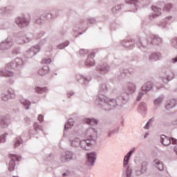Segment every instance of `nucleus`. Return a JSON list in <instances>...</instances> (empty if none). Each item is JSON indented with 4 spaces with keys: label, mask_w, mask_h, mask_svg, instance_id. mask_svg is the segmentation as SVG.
I'll return each mask as SVG.
<instances>
[{
    "label": "nucleus",
    "mask_w": 177,
    "mask_h": 177,
    "mask_svg": "<svg viewBox=\"0 0 177 177\" xmlns=\"http://www.w3.org/2000/svg\"><path fill=\"white\" fill-rule=\"evenodd\" d=\"M87 158L88 161V165H93V162H95V160H96V154L95 153H91L87 154Z\"/></svg>",
    "instance_id": "obj_4"
},
{
    "label": "nucleus",
    "mask_w": 177,
    "mask_h": 177,
    "mask_svg": "<svg viewBox=\"0 0 177 177\" xmlns=\"http://www.w3.org/2000/svg\"><path fill=\"white\" fill-rule=\"evenodd\" d=\"M59 49H62L63 48H61L60 46H59Z\"/></svg>",
    "instance_id": "obj_32"
},
{
    "label": "nucleus",
    "mask_w": 177,
    "mask_h": 177,
    "mask_svg": "<svg viewBox=\"0 0 177 177\" xmlns=\"http://www.w3.org/2000/svg\"><path fill=\"white\" fill-rule=\"evenodd\" d=\"M21 143V139H17L15 143V147H17V146H19V145Z\"/></svg>",
    "instance_id": "obj_19"
},
{
    "label": "nucleus",
    "mask_w": 177,
    "mask_h": 177,
    "mask_svg": "<svg viewBox=\"0 0 177 177\" xmlns=\"http://www.w3.org/2000/svg\"><path fill=\"white\" fill-rule=\"evenodd\" d=\"M63 158H64L65 161H68V160L73 158V153L71 151H66V156Z\"/></svg>",
    "instance_id": "obj_13"
},
{
    "label": "nucleus",
    "mask_w": 177,
    "mask_h": 177,
    "mask_svg": "<svg viewBox=\"0 0 177 177\" xmlns=\"http://www.w3.org/2000/svg\"><path fill=\"white\" fill-rule=\"evenodd\" d=\"M154 162L155 165L158 167V169L159 171H162V169H164V164L162 163V162L160 161L158 159H156L154 160Z\"/></svg>",
    "instance_id": "obj_7"
},
{
    "label": "nucleus",
    "mask_w": 177,
    "mask_h": 177,
    "mask_svg": "<svg viewBox=\"0 0 177 177\" xmlns=\"http://www.w3.org/2000/svg\"><path fill=\"white\" fill-rule=\"evenodd\" d=\"M175 106V100H172L170 104H168V105L166 106V109H172Z\"/></svg>",
    "instance_id": "obj_16"
},
{
    "label": "nucleus",
    "mask_w": 177,
    "mask_h": 177,
    "mask_svg": "<svg viewBox=\"0 0 177 177\" xmlns=\"http://www.w3.org/2000/svg\"><path fill=\"white\" fill-rule=\"evenodd\" d=\"M173 45L177 48V39L173 40Z\"/></svg>",
    "instance_id": "obj_22"
},
{
    "label": "nucleus",
    "mask_w": 177,
    "mask_h": 177,
    "mask_svg": "<svg viewBox=\"0 0 177 177\" xmlns=\"http://www.w3.org/2000/svg\"><path fill=\"white\" fill-rule=\"evenodd\" d=\"M48 73H49V67L48 66H44L39 71V75H45V74H48Z\"/></svg>",
    "instance_id": "obj_8"
},
{
    "label": "nucleus",
    "mask_w": 177,
    "mask_h": 177,
    "mask_svg": "<svg viewBox=\"0 0 177 177\" xmlns=\"http://www.w3.org/2000/svg\"><path fill=\"white\" fill-rule=\"evenodd\" d=\"M52 62V59H50V58H48V59H44L41 61V63H44L46 64H49V63H50Z\"/></svg>",
    "instance_id": "obj_17"
},
{
    "label": "nucleus",
    "mask_w": 177,
    "mask_h": 177,
    "mask_svg": "<svg viewBox=\"0 0 177 177\" xmlns=\"http://www.w3.org/2000/svg\"><path fill=\"white\" fill-rule=\"evenodd\" d=\"M38 120H39V122H42V121H44V115H39L38 116Z\"/></svg>",
    "instance_id": "obj_21"
},
{
    "label": "nucleus",
    "mask_w": 177,
    "mask_h": 177,
    "mask_svg": "<svg viewBox=\"0 0 177 177\" xmlns=\"http://www.w3.org/2000/svg\"><path fill=\"white\" fill-rule=\"evenodd\" d=\"M151 38L152 44H153V45H159V44H161V39L160 37L152 36Z\"/></svg>",
    "instance_id": "obj_9"
},
{
    "label": "nucleus",
    "mask_w": 177,
    "mask_h": 177,
    "mask_svg": "<svg viewBox=\"0 0 177 177\" xmlns=\"http://www.w3.org/2000/svg\"><path fill=\"white\" fill-rule=\"evenodd\" d=\"M152 10L154 12V15L153 16H155V17H157V16H160V15H161V9L158 8L156 6H153Z\"/></svg>",
    "instance_id": "obj_10"
},
{
    "label": "nucleus",
    "mask_w": 177,
    "mask_h": 177,
    "mask_svg": "<svg viewBox=\"0 0 177 177\" xmlns=\"http://www.w3.org/2000/svg\"><path fill=\"white\" fill-rule=\"evenodd\" d=\"M160 142L164 146H168L171 144V142L173 145L176 143V139L171 138V139L168 138V137L165 136H161Z\"/></svg>",
    "instance_id": "obj_2"
},
{
    "label": "nucleus",
    "mask_w": 177,
    "mask_h": 177,
    "mask_svg": "<svg viewBox=\"0 0 177 177\" xmlns=\"http://www.w3.org/2000/svg\"><path fill=\"white\" fill-rule=\"evenodd\" d=\"M16 23L19 27H26V26H28V21L21 18H17Z\"/></svg>",
    "instance_id": "obj_5"
},
{
    "label": "nucleus",
    "mask_w": 177,
    "mask_h": 177,
    "mask_svg": "<svg viewBox=\"0 0 177 177\" xmlns=\"http://www.w3.org/2000/svg\"><path fill=\"white\" fill-rule=\"evenodd\" d=\"M132 153H133V150L130 151L124 158V167H127L128 165V162L129 161V158H131V156H132Z\"/></svg>",
    "instance_id": "obj_6"
},
{
    "label": "nucleus",
    "mask_w": 177,
    "mask_h": 177,
    "mask_svg": "<svg viewBox=\"0 0 177 177\" xmlns=\"http://www.w3.org/2000/svg\"><path fill=\"white\" fill-rule=\"evenodd\" d=\"M162 102V98H158L154 101V104L157 106V104H160Z\"/></svg>",
    "instance_id": "obj_18"
},
{
    "label": "nucleus",
    "mask_w": 177,
    "mask_h": 177,
    "mask_svg": "<svg viewBox=\"0 0 177 177\" xmlns=\"http://www.w3.org/2000/svg\"><path fill=\"white\" fill-rule=\"evenodd\" d=\"M5 142V136H2L1 137H0V142Z\"/></svg>",
    "instance_id": "obj_26"
},
{
    "label": "nucleus",
    "mask_w": 177,
    "mask_h": 177,
    "mask_svg": "<svg viewBox=\"0 0 177 177\" xmlns=\"http://www.w3.org/2000/svg\"><path fill=\"white\" fill-rule=\"evenodd\" d=\"M9 158H10L11 160L9 163L8 169L9 171H13V169H15V160H16V161H20V160H21V158L19 156L15 154H10Z\"/></svg>",
    "instance_id": "obj_1"
},
{
    "label": "nucleus",
    "mask_w": 177,
    "mask_h": 177,
    "mask_svg": "<svg viewBox=\"0 0 177 177\" xmlns=\"http://www.w3.org/2000/svg\"><path fill=\"white\" fill-rule=\"evenodd\" d=\"M88 132H95V130H93V129H91L88 131Z\"/></svg>",
    "instance_id": "obj_29"
},
{
    "label": "nucleus",
    "mask_w": 177,
    "mask_h": 177,
    "mask_svg": "<svg viewBox=\"0 0 177 177\" xmlns=\"http://www.w3.org/2000/svg\"><path fill=\"white\" fill-rule=\"evenodd\" d=\"M131 171H129V170L127 171V176L128 177L131 176Z\"/></svg>",
    "instance_id": "obj_28"
},
{
    "label": "nucleus",
    "mask_w": 177,
    "mask_h": 177,
    "mask_svg": "<svg viewBox=\"0 0 177 177\" xmlns=\"http://www.w3.org/2000/svg\"><path fill=\"white\" fill-rule=\"evenodd\" d=\"M68 46V41H66L64 45V48H66V46Z\"/></svg>",
    "instance_id": "obj_27"
},
{
    "label": "nucleus",
    "mask_w": 177,
    "mask_h": 177,
    "mask_svg": "<svg viewBox=\"0 0 177 177\" xmlns=\"http://www.w3.org/2000/svg\"><path fill=\"white\" fill-rule=\"evenodd\" d=\"M168 6H169L170 8H172V5H171V4H169Z\"/></svg>",
    "instance_id": "obj_31"
},
{
    "label": "nucleus",
    "mask_w": 177,
    "mask_h": 177,
    "mask_svg": "<svg viewBox=\"0 0 177 177\" xmlns=\"http://www.w3.org/2000/svg\"><path fill=\"white\" fill-rule=\"evenodd\" d=\"M93 143H95V141L91 139V140H82L80 145L82 149H84V150H89V148L88 147H90V146H92Z\"/></svg>",
    "instance_id": "obj_3"
},
{
    "label": "nucleus",
    "mask_w": 177,
    "mask_h": 177,
    "mask_svg": "<svg viewBox=\"0 0 177 177\" xmlns=\"http://www.w3.org/2000/svg\"><path fill=\"white\" fill-rule=\"evenodd\" d=\"M35 91L37 93H44L46 92L47 89L46 88L36 87Z\"/></svg>",
    "instance_id": "obj_15"
},
{
    "label": "nucleus",
    "mask_w": 177,
    "mask_h": 177,
    "mask_svg": "<svg viewBox=\"0 0 177 177\" xmlns=\"http://www.w3.org/2000/svg\"><path fill=\"white\" fill-rule=\"evenodd\" d=\"M86 124H88V125H96L97 124V120L95 119H86Z\"/></svg>",
    "instance_id": "obj_12"
},
{
    "label": "nucleus",
    "mask_w": 177,
    "mask_h": 177,
    "mask_svg": "<svg viewBox=\"0 0 177 177\" xmlns=\"http://www.w3.org/2000/svg\"><path fill=\"white\" fill-rule=\"evenodd\" d=\"M77 145H78V141H77L76 140L72 141V146H73V147H76Z\"/></svg>",
    "instance_id": "obj_20"
},
{
    "label": "nucleus",
    "mask_w": 177,
    "mask_h": 177,
    "mask_svg": "<svg viewBox=\"0 0 177 177\" xmlns=\"http://www.w3.org/2000/svg\"><path fill=\"white\" fill-rule=\"evenodd\" d=\"M73 125H74V120L73 119H69L68 122L65 124V129H70Z\"/></svg>",
    "instance_id": "obj_11"
},
{
    "label": "nucleus",
    "mask_w": 177,
    "mask_h": 177,
    "mask_svg": "<svg viewBox=\"0 0 177 177\" xmlns=\"http://www.w3.org/2000/svg\"><path fill=\"white\" fill-rule=\"evenodd\" d=\"M151 121V120H149V122L146 124V125H145L146 129H149V124H150Z\"/></svg>",
    "instance_id": "obj_23"
},
{
    "label": "nucleus",
    "mask_w": 177,
    "mask_h": 177,
    "mask_svg": "<svg viewBox=\"0 0 177 177\" xmlns=\"http://www.w3.org/2000/svg\"><path fill=\"white\" fill-rule=\"evenodd\" d=\"M152 86H151V84L150 83H147V84L145 86H142V91H144L145 92H146V91H150L151 89Z\"/></svg>",
    "instance_id": "obj_14"
},
{
    "label": "nucleus",
    "mask_w": 177,
    "mask_h": 177,
    "mask_svg": "<svg viewBox=\"0 0 177 177\" xmlns=\"http://www.w3.org/2000/svg\"><path fill=\"white\" fill-rule=\"evenodd\" d=\"M62 176H67V174H66V173H64V174H62Z\"/></svg>",
    "instance_id": "obj_30"
},
{
    "label": "nucleus",
    "mask_w": 177,
    "mask_h": 177,
    "mask_svg": "<svg viewBox=\"0 0 177 177\" xmlns=\"http://www.w3.org/2000/svg\"><path fill=\"white\" fill-rule=\"evenodd\" d=\"M87 66H95V62H91V63L87 62Z\"/></svg>",
    "instance_id": "obj_24"
},
{
    "label": "nucleus",
    "mask_w": 177,
    "mask_h": 177,
    "mask_svg": "<svg viewBox=\"0 0 177 177\" xmlns=\"http://www.w3.org/2000/svg\"><path fill=\"white\" fill-rule=\"evenodd\" d=\"M142 96H143V94L142 93H140L137 98V100H140V98L142 97Z\"/></svg>",
    "instance_id": "obj_25"
}]
</instances>
